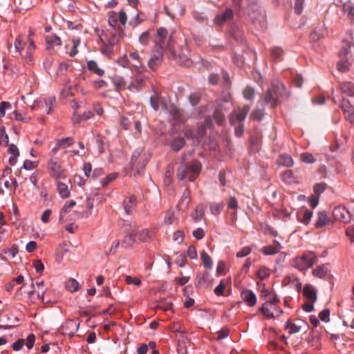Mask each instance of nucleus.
Masks as SVG:
<instances>
[{
    "label": "nucleus",
    "instance_id": "nucleus-40",
    "mask_svg": "<svg viewBox=\"0 0 354 354\" xmlns=\"http://www.w3.org/2000/svg\"><path fill=\"white\" fill-rule=\"evenodd\" d=\"M351 64V60L346 61V59L344 60L340 59L338 61L337 66V68L340 72L345 73L349 70V66Z\"/></svg>",
    "mask_w": 354,
    "mask_h": 354
},
{
    "label": "nucleus",
    "instance_id": "nucleus-42",
    "mask_svg": "<svg viewBox=\"0 0 354 354\" xmlns=\"http://www.w3.org/2000/svg\"><path fill=\"white\" fill-rule=\"evenodd\" d=\"M8 152V153L13 155V158H10L9 161L10 162H15L16 158L19 156L18 147L14 144H10L9 145Z\"/></svg>",
    "mask_w": 354,
    "mask_h": 354
},
{
    "label": "nucleus",
    "instance_id": "nucleus-64",
    "mask_svg": "<svg viewBox=\"0 0 354 354\" xmlns=\"http://www.w3.org/2000/svg\"><path fill=\"white\" fill-rule=\"evenodd\" d=\"M129 62L130 60L128 59L127 55H124L117 59V63L124 68L128 67Z\"/></svg>",
    "mask_w": 354,
    "mask_h": 354
},
{
    "label": "nucleus",
    "instance_id": "nucleus-22",
    "mask_svg": "<svg viewBox=\"0 0 354 354\" xmlns=\"http://www.w3.org/2000/svg\"><path fill=\"white\" fill-rule=\"evenodd\" d=\"M330 222V218L328 216L327 212L325 211L319 212L317 218L315 222V227L321 228Z\"/></svg>",
    "mask_w": 354,
    "mask_h": 354
},
{
    "label": "nucleus",
    "instance_id": "nucleus-15",
    "mask_svg": "<svg viewBox=\"0 0 354 354\" xmlns=\"http://www.w3.org/2000/svg\"><path fill=\"white\" fill-rule=\"evenodd\" d=\"M122 36V30H121V32L119 34L118 37L112 35L107 43L104 42V46L102 48V53L107 56H110L114 50V45L118 42V37Z\"/></svg>",
    "mask_w": 354,
    "mask_h": 354
},
{
    "label": "nucleus",
    "instance_id": "nucleus-11",
    "mask_svg": "<svg viewBox=\"0 0 354 354\" xmlns=\"http://www.w3.org/2000/svg\"><path fill=\"white\" fill-rule=\"evenodd\" d=\"M341 109L343 111L344 119L351 124H354V106L351 102L343 98L340 104Z\"/></svg>",
    "mask_w": 354,
    "mask_h": 354
},
{
    "label": "nucleus",
    "instance_id": "nucleus-46",
    "mask_svg": "<svg viewBox=\"0 0 354 354\" xmlns=\"http://www.w3.org/2000/svg\"><path fill=\"white\" fill-rule=\"evenodd\" d=\"M191 202V198L188 192L185 191L180 201V206L184 208H187Z\"/></svg>",
    "mask_w": 354,
    "mask_h": 354
},
{
    "label": "nucleus",
    "instance_id": "nucleus-53",
    "mask_svg": "<svg viewBox=\"0 0 354 354\" xmlns=\"http://www.w3.org/2000/svg\"><path fill=\"white\" fill-rule=\"evenodd\" d=\"M150 41V35L149 32L145 31L141 34V35L139 37V42L142 44V45L147 46L149 44Z\"/></svg>",
    "mask_w": 354,
    "mask_h": 354
},
{
    "label": "nucleus",
    "instance_id": "nucleus-30",
    "mask_svg": "<svg viewBox=\"0 0 354 354\" xmlns=\"http://www.w3.org/2000/svg\"><path fill=\"white\" fill-rule=\"evenodd\" d=\"M32 290L30 291V295H33L35 293L37 294L39 297H43L45 293V288H44V282H37L36 283V286L33 283H32Z\"/></svg>",
    "mask_w": 354,
    "mask_h": 354
},
{
    "label": "nucleus",
    "instance_id": "nucleus-27",
    "mask_svg": "<svg viewBox=\"0 0 354 354\" xmlns=\"http://www.w3.org/2000/svg\"><path fill=\"white\" fill-rule=\"evenodd\" d=\"M342 93L349 97L354 96V84L351 82H344L341 85Z\"/></svg>",
    "mask_w": 354,
    "mask_h": 354
},
{
    "label": "nucleus",
    "instance_id": "nucleus-28",
    "mask_svg": "<svg viewBox=\"0 0 354 354\" xmlns=\"http://www.w3.org/2000/svg\"><path fill=\"white\" fill-rule=\"evenodd\" d=\"M303 295L309 301L315 302L317 299V295L315 290L308 285L304 287Z\"/></svg>",
    "mask_w": 354,
    "mask_h": 354
},
{
    "label": "nucleus",
    "instance_id": "nucleus-23",
    "mask_svg": "<svg viewBox=\"0 0 354 354\" xmlns=\"http://www.w3.org/2000/svg\"><path fill=\"white\" fill-rule=\"evenodd\" d=\"M57 192L62 198H67L70 196L71 187L68 185L59 181L57 184Z\"/></svg>",
    "mask_w": 354,
    "mask_h": 354
},
{
    "label": "nucleus",
    "instance_id": "nucleus-49",
    "mask_svg": "<svg viewBox=\"0 0 354 354\" xmlns=\"http://www.w3.org/2000/svg\"><path fill=\"white\" fill-rule=\"evenodd\" d=\"M283 53V50L279 47H274L271 48L272 58L275 61L281 59Z\"/></svg>",
    "mask_w": 354,
    "mask_h": 354
},
{
    "label": "nucleus",
    "instance_id": "nucleus-37",
    "mask_svg": "<svg viewBox=\"0 0 354 354\" xmlns=\"http://www.w3.org/2000/svg\"><path fill=\"white\" fill-rule=\"evenodd\" d=\"M279 163L286 167H292L294 164L292 157L287 154L281 155L279 160Z\"/></svg>",
    "mask_w": 354,
    "mask_h": 354
},
{
    "label": "nucleus",
    "instance_id": "nucleus-16",
    "mask_svg": "<svg viewBox=\"0 0 354 354\" xmlns=\"http://www.w3.org/2000/svg\"><path fill=\"white\" fill-rule=\"evenodd\" d=\"M242 299L247 303L249 306H254L257 304V296L253 291L249 289L243 290L241 293Z\"/></svg>",
    "mask_w": 354,
    "mask_h": 354
},
{
    "label": "nucleus",
    "instance_id": "nucleus-20",
    "mask_svg": "<svg viewBox=\"0 0 354 354\" xmlns=\"http://www.w3.org/2000/svg\"><path fill=\"white\" fill-rule=\"evenodd\" d=\"M313 212L309 209H301L297 212L298 221L304 225L309 224Z\"/></svg>",
    "mask_w": 354,
    "mask_h": 354
},
{
    "label": "nucleus",
    "instance_id": "nucleus-31",
    "mask_svg": "<svg viewBox=\"0 0 354 354\" xmlns=\"http://www.w3.org/2000/svg\"><path fill=\"white\" fill-rule=\"evenodd\" d=\"M26 44L23 42L21 39V37L19 35L15 41L14 48L15 50V53L17 54L15 56L22 55V53L24 51V46Z\"/></svg>",
    "mask_w": 354,
    "mask_h": 354
},
{
    "label": "nucleus",
    "instance_id": "nucleus-26",
    "mask_svg": "<svg viewBox=\"0 0 354 354\" xmlns=\"http://www.w3.org/2000/svg\"><path fill=\"white\" fill-rule=\"evenodd\" d=\"M129 58L130 62H131V64L134 68L137 69H140L142 68V62L138 51L130 53Z\"/></svg>",
    "mask_w": 354,
    "mask_h": 354
},
{
    "label": "nucleus",
    "instance_id": "nucleus-61",
    "mask_svg": "<svg viewBox=\"0 0 354 354\" xmlns=\"http://www.w3.org/2000/svg\"><path fill=\"white\" fill-rule=\"evenodd\" d=\"M243 97L247 100H252L254 95V90L251 87H246L243 91Z\"/></svg>",
    "mask_w": 354,
    "mask_h": 354
},
{
    "label": "nucleus",
    "instance_id": "nucleus-6",
    "mask_svg": "<svg viewBox=\"0 0 354 354\" xmlns=\"http://www.w3.org/2000/svg\"><path fill=\"white\" fill-rule=\"evenodd\" d=\"M150 158L149 153L143 149H137L131 156V164L133 169H136L137 172L139 173L140 170L145 167Z\"/></svg>",
    "mask_w": 354,
    "mask_h": 354
},
{
    "label": "nucleus",
    "instance_id": "nucleus-51",
    "mask_svg": "<svg viewBox=\"0 0 354 354\" xmlns=\"http://www.w3.org/2000/svg\"><path fill=\"white\" fill-rule=\"evenodd\" d=\"M125 282L129 284H134L135 286H139L142 283V281L138 277H133L131 276H126L125 277Z\"/></svg>",
    "mask_w": 354,
    "mask_h": 354
},
{
    "label": "nucleus",
    "instance_id": "nucleus-1",
    "mask_svg": "<svg viewBox=\"0 0 354 354\" xmlns=\"http://www.w3.org/2000/svg\"><path fill=\"white\" fill-rule=\"evenodd\" d=\"M154 48L162 50L169 58L175 57L174 40L172 35H169L167 29L160 28L157 30L154 38Z\"/></svg>",
    "mask_w": 354,
    "mask_h": 354
},
{
    "label": "nucleus",
    "instance_id": "nucleus-39",
    "mask_svg": "<svg viewBox=\"0 0 354 354\" xmlns=\"http://www.w3.org/2000/svg\"><path fill=\"white\" fill-rule=\"evenodd\" d=\"M201 258L203 261V266L207 268L210 269L212 268V261L211 257L209 256V254L203 251L201 254Z\"/></svg>",
    "mask_w": 354,
    "mask_h": 354
},
{
    "label": "nucleus",
    "instance_id": "nucleus-29",
    "mask_svg": "<svg viewBox=\"0 0 354 354\" xmlns=\"http://www.w3.org/2000/svg\"><path fill=\"white\" fill-rule=\"evenodd\" d=\"M76 205V203L75 201L73 200H71L68 202H66L63 207L62 208L61 211H60V213H59V220L60 221H62L66 214L69 212L71 209Z\"/></svg>",
    "mask_w": 354,
    "mask_h": 354
},
{
    "label": "nucleus",
    "instance_id": "nucleus-45",
    "mask_svg": "<svg viewBox=\"0 0 354 354\" xmlns=\"http://www.w3.org/2000/svg\"><path fill=\"white\" fill-rule=\"evenodd\" d=\"M185 140L182 138H176L171 143V148L174 151H178L185 145Z\"/></svg>",
    "mask_w": 354,
    "mask_h": 354
},
{
    "label": "nucleus",
    "instance_id": "nucleus-18",
    "mask_svg": "<svg viewBox=\"0 0 354 354\" xmlns=\"http://www.w3.org/2000/svg\"><path fill=\"white\" fill-rule=\"evenodd\" d=\"M213 118L218 125H223L225 120V117L224 109L222 104H219L216 107L213 114Z\"/></svg>",
    "mask_w": 354,
    "mask_h": 354
},
{
    "label": "nucleus",
    "instance_id": "nucleus-12",
    "mask_svg": "<svg viewBox=\"0 0 354 354\" xmlns=\"http://www.w3.org/2000/svg\"><path fill=\"white\" fill-rule=\"evenodd\" d=\"M79 326L80 322L73 319H68L62 324L60 331L65 335L73 336L77 331Z\"/></svg>",
    "mask_w": 354,
    "mask_h": 354
},
{
    "label": "nucleus",
    "instance_id": "nucleus-47",
    "mask_svg": "<svg viewBox=\"0 0 354 354\" xmlns=\"http://www.w3.org/2000/svg\"><path fill=\"white\" fill-rule=\"evenodd\" d=\"M150 104L152 108L157 111L160 105V97L158 93L154 92L153 95L150 97Z\"/></svg>",
    "mask_w": 354,
    "mask_h": 354
},
{
    "label": "nucleus",
    "instance_id": "nucleus-14",
    "mask_svg": "<svg viewBox=\"0 0 354 354\" xmlns=\"http://www.w3.org/2000/svg\"><path fill=\"white\" fill-rule=\"evenodd\" d=\"M163 53L162 50L153 48L151 57L148 61V66L152 71L156 70L158 66L161 64L163 59Z\"/></svg>",
    "mask_w": 354,
    "mask_h": 354
},
{
    "label": "nucleus",
    "instance_id": "nucleus-21",
    "mask_svg": "<svg viewBox=\"0 0 354 354\" xmlns=\"http://www.w3.org/2000/svg\"><path fill=\"white\" fill-rule=\"evenodd\" d=\"M281 249L280 243L277 241H274L273 245L265 246L261 249V252L265 255H273L278 253Z\"/></svg>",
    "mask_w": 354,
    "mask_h": 354
},
{
    "label": "nucleus",
    "instance_id": "nucleus-33",
    "mask_svg": "<svg viewBox=\"0 0 354 354\" xmlns=\"http://www.w3.org/2000/svg\"><path fill=\"white\" fill-rule=\"evenodd\" d=\"M312 272H313V276L318 277V278H323L326 275V274L328 272L327 266L326 265L319 266L316 268H315Z\"/></svg>",
    "mask_w": 354,
    "mask_h": 354
},
{
    "label": "nucleus",
    "instance_id": "nucleus-60",
    "mask_svg": "<svg viewBox=\"0 0 354 354\" xmlns=\"http://www.w3.org/2000/svg\"><path fill=\"white\" fill-rule=\"evenodd\" d=\"M118 176V174L111 173L109 174L105 178L101 180V184L102 186H106L109 183L113 181Z\"/></svg>",
    "mask_w": 354,
    "mask_h": 354
},
{
    "label": "nucleus",
    "instance_id": "nucleus-59",
    "mask_svg": "<svg viewBox=\"0 0 354 354\" xmlns=\"http://www.w3.org/2000/svg\"><path fill=\"white\" fill-rule=\"evenodd\" d=\"M329 315H330V310H329V309L326 308V309L322 310L319 313V318L322 322H328L330 320Z\"/></svg>",
    "mask_w": 354,
    "mask_h": 354
},
{
    "label": "nucleus",
    "instance_id": "nucleus-55",
    "mask_svg": "<svg viewBox=\"0 0 354 354\" xmlns=\"http://www.w3.org/2000/svg\"><path fill=\"white\" fill-rule=\"evenodd\" d=\"M263 112L261 109H256L250 114V119L252 120H261L263 118Z\"/></svg>",
    "mask_w": 354,
    "mask_h": 354
},
{
    "label": "nucleus",
    "instance_id": "nucleus-2",
    "mask_svg": "<svg viewBox=\"0 0 354 354\" xmlns=\"http://www.w3.org/2000/svg\"><path fill=\"white\" fill-rule=\"evenodd\" d=\"M46 168L49 176L54 180L64 179L67 177V170L63 162L55 156V153L48 159Z\"/></svg>",
    "mask_w": 354,
    "mask_h": 354
},
{
    "label": "nucleus",
    "instance_id": "nucleus-41",
    "mask_svg": "<svg viewBox=\"0 0 354 354\" xmlns=\"http://www.w3.org/2000/svg\"><path fill=\"white\" fill-rule=\"evenodd\" d=\"M136 242V237L133 233L127 234L124 237L122 242V245L125 247H129L133 245V244Z\"/></svg>",
    "mask_w": 354,
    "mask_h": 354
},
{
    "label": "nucleus",
    "instance_id": "nucleus-24",
    "mask_svg": "<svg viewBox=\"0 0 354 354\" xmlns=\"http://www.w3.org/2000/svg\"><path fill=\"white\" fill-rule=\"evenodd\" d=\"M124 210L127 214L133 212L136 205V198L133 195H131L124 199L123 202Z\"/></svg>",
    "mask_w": 354,
    "mask_h": 354
},
{
    "label": "nucleus",
    "instance_id": "nucleus-43",
    "mask_svg": "<svg viewBox=\"0 0 354 354\" xmlns=\"http://www.w3.org/2000/svg\"><path fill=\"white\" fill-rule=\"evenodd\" d=\"M339 59H346V61L348 60H351V50L349 49L348 47H342L339 51Z\"/></svg>",
    "mask_w": 354,
    "mask_h": 354
},
{
    "label": "nucleus",
    "instance_id": "nucleus-8",
    "mask_svg": "<svg viewBox=\"0 0 354 354\" xmlns=\"http://www.w3.org/2000/svg\"><path fill=\"white\" fill-rule=\"evenodd\" d=\"M308 327V324L301 319H297L293 321L288 320L285 325V328L288 330L290 335L297 333L301 330H304L306 332Z\"/></svg>",
    "mask_w": 354,
    "mask_h": 354
},
{
    "label": "nucleus",
    "instance_id": "nucleus-48",
    "mask_svg": "<svg viewBox=\"0 0 354 354\" xmlns=\"http://www.w3.org/2000/svg\"><path fill=\"white\" fill-rule=\"evenodd\" d=\"M270 274V269L266 266H261L257 272V277L261 279H264L269 277Z\"/></svg>",
    "mask_w": 354,
    "mask_h": 354
},
{
    "label": "nucleus",
    "instance_id": "nucleus-7",
    "mask_svg": "<svg viewBox=\"0 0 354 354\" xmlns=\"http://www.w3.org/2000/svg\"><path fill=\"white\" fill-rule=\"evenodd\" d=\"M261 313L268 319L279 317L283 310L278 306V304H272L270 301H266L260 308Z\"/></svg>",
    "mask_w": 354,
    "mask_h": 354
},
{
    "label": "nucleus",
    "instance_id": "nucleus-38",
    "mask_svg": "<svg viewBox=\"0 0 354 354\" xmlns=\"http://www.w3.org/2000/svg\"><path fill=\"white\" fill-rule=\"evenodd\" d=\"M138 239L141 242H147L152 236L151 231L149 229H143L137 232Z\"/></svg>",
    "mask_w": 354,
    "mask_h": 354
},
{
    "label": "nucleus",
    "instance_id": "nucleus-13",
    "mask_svg": "<svg viewBox=\"0 0 354 354\" xmlns=\"http://www.w3.org/2000/svg\"><path fill=\"white\" fill-rule=\"evenodd\" d=\"M333 216L336 220L347 223L351 221V214L344 206H337L333 211Z\"/></svg>",
    "mask_w": 354,
    "mask_h": 354
},
{
    "label": "nucleus",
    "instance_id": "nucleus-56",
    "mask_svg": "<svg viewBox=\"0 0 354 354\" xmlns=\"http://www.w3.org/2000/svg\"><path fill=\"white\" fill-rule=\"evenodd\" d=\"M212 126H213V123H212L211 118L209 117V118H205L204 124L202 125L201 129H199V132H198L199 136H203L204 134L205 128L210 129L212 127Z\"/></svg>",
    "mask_w": 354,
    "mask_h": 354
},
{
    "label": "nucleus",
    "instance_id": "nucleus-63",
    "mask_svg": "<svg viewBox=\"0 0 354 354\" xmlns=\"http://www.w3.org/2000/svg\"><path fill=\"white\" fill-rule=\"evenodd\" d=\"M80 39H78V38H73L72 39L73 48L71 50V52L69 53V55L71 57H73V56H75L77 53L78 51L77 50V46L80 44Z\"/></svg>",
    "mask_w": 354,
    "mask_h": 354
},
{
    "label": "nucleus",
    "instance_id": "nucleus-25",
    "mask_svg": "<svg viewBox=\"0 0 354 354\" xmlns=\"http://www.w3.org/2000/svg\"><path fill=\"white\" fill-rule=\"evenodd\" d=\"M186 53H189V49L186 44H185L184 48L183 49V52L180 53L178 56V62L180 64L189 66L192 65V60L189 57L188 55Z\"/></svg>",
    "mask_w": 354,
    "mask_h": 354
},
{
    "label": "nucleus",
    "instance_id": "nucleus-54",
    "mask_svg": "<svg viewBox=\"0 0 354 354\" xmlns=\"http://www.w3.org/2000/svg\"><path fill=\"white\" fill-rule=\"evenodd\" d=\"M32 52V50L26 49L25 53H22V55L20 56L27 64H32L33 62Z\"/></svg>",
    "mask_w": 354,
    "mask_h": 354
},
{
    "label": "nucleus",
    "instance_id": "nucleus-50",
    "mask_svg": "<svg viewBox=\"0 0 354 354\" xmlns=\"http://www.w3.org/2000/svg\"><path fill=\"white\" fill-rule=\"evenodd\" d=\"M223 207V204L222 203H212L210 205L209 209L212 214L216 215L218 214Z\"/></svg>",
    "mask_w": 354,
    "mask_h": 354
},
{
    "label": "nucleus",
    "instance_id": "nucleus-19",
    "mask_svg": "<svg viewBox=\"0 0 354 354\" xmlns=\"http://www.w3.org/2000/svg\"><path fill=\"white\" fill-rule=\"evenodd\" d=\"M234 17L233 11L230 8H227L225 11L215 17L214 22L217 25H221L223 23L232 19Z\"/></svg>",
    "mask_w": 354,
    "mask_h": 354
},
{
    "label": "nucleus",
    "instance_id": "nucleus-58",
    "mask_svg": "<svg viewBox=\"0 0 354 354\" xmlns=\"http://www.w3.org/2000/svg\"><path fill=\"white\" fill-rule=\"evenodd\" d=\"M113 82L116 86L119 88H123L126 86V82L124 79L120 76L115 75L113 79Z\"/></svg>",
    "mask_w": 354,
    "mask_h": 354
},
{
    "label": "nucleus",
    "instance_id": "nucleus-4",
    "mask_svg": "<svg viewBox=\"0 0 354 354\" xmlns=\"http://www.w3.org/2000/svg\"><path fill=\"white\" fill-rule=\"evenodd\" d=\"M317 260V255L313 252L308 251L295 257L292 260L291 265L295 268L304 271L311 268L316 263Z\"/></svg>",
    "mask_w": 354,
    "mask_h": 354
},
{
    "label": "nucleus",
    "instance_id": "nucleus-32",
    "mask_svg": "<svg viewBox=\"0 0 354 354\" xmlns=\"http://www.w3.org/2000/svg\"><path fill=\"white\" fill-rule=\"evenodd\" d=\"M343 12L351 19H354V3L348 2L343 5Z\"/></svg>",
    "mask_w": 354,
    "mask_h": 354
},
{
    "label": "nucleus",
    "instance_id": "nucleus-10",
    "mask_svg": "<svg viewBox=\"0 0 354 354\" xmlns=\"http://www.w3.org/2000/svg\"><path fill=\"white\" fill-rule=\"evenodd\" d=\"M127 21V15L122 10H121L118 13L115 11H111L108 13V22L112 27H115L118 21H120L121 25L124 26Z\"/></svg>",
    "mask_w": 354,
    "mask_h": 354
},
{
    "label": "nucleus",
    "instance_id": "nucleus-9",
    "mask_svg": "<svg viewBox=\"0 0 354 354\" xmlns=\"http://www.w3.org/2000/svg\"><path fill=\"white\" fill-rule=\"evenodd\" d=\"M250 107L249 105H244L242 108L236 109L229 117L230 122L232 125H234L236 123H242L245 119Z\"/></svg>",
    "mask_w": 354,
    "mask_h": 354
},
{
    "label": "nucleus",
    "instance_id": "nucleus-57",
    "mask_svg": "<svg viewBox=\"0 0 354 354\" xmlns=\"http://www.w3.org/2000/svg\"><path fill=\"white\" fill-rule=\"evenodd\" d=\"M326 187V185L325 183H316L313 186V191L315 192V194L319 195L324 192Z\"/></svg>",
    "mask_w": 354,
    "mask_h": 354
},
{
    "label": "nucleus",
    "instance_id": "nucleus-44",
    "mask_svg": "<svg viewBox=\"0 0 354 354\" xmlns=\"http://www.w3.org/2000/svg\"><path fill=\"white\" fill-rule=\"evenodd\" d=\"M66 287L71 292H75L79 290L80 284L75 279H71L66 283Z\"/></svg>",
    "mask_w": 354,
    "mask_h": 354
},
{
    "label": "nucleus",
    "instance_id": "nucleus-34",
    "mask_svg": "<svg viewBox=\"0 0 354 354\" xmlns=\"http://www.w3.org/2000/svg\"><path fill=\"white\" fill-rule=\"evenodd\" d=\"M46 41L48 45V48H50L51 46L53 47V46H60L62 44L61 39L55 35L46 37Z\"/></svg>",
    "mask_w": 354,
    "mask_h": 354
},
{
    "label": "nucleus",
    "instance_id": "nucleus-3",
    "mask_svg": "<svg viewBox=\"0 0 354 354\" xmlns=\"http://www.w3.org/2000/svg\"><path fill=\"white\" fill-rule=\"evenodd\" d=\"M201 170V165L199 161L194 160L189 165H182L178 169L177 177L179 180L188 179L194 181L199 175Z\"/></svg>",
    "mask_w": 354,
    "mask_h": 354
},
{
    "label": "nucleus",
    "instance_id": "nucleus-17",
    "mask_svg": "<svg viewBox=\"0 0 354 354\" xmlns=\"http://www.w3.org/2000/svg\"><path fill=\"white\" fill-rule=\"evenodd\" d=\"M74 140L73 138L68 137L62 139H59L56 142V146L53 148L51 152L53 153H56V152L61 149H65L70 146H71L74 143Z\"/></svg>",
    "mask_w": 354,
    "mask_h": 354
},
{
    "label": "nucleus",
    "instance_id": "nucleus-62",
    "mask_svg": "<svg viewBox=\"0 0 354 354\" xmlns=\"http://www.w3.org/2000/svg\"><path fill=\"white\" fill-rule=\"evenodd\" d=\"M259 289L261 290V297L267 298L270 295L271 292L266 288V285L264 283H257Z\"/></svg>",
    "mask_w": 354,
    "mask_h": 354
},
{
    "label": "nucleus",
    "instance_id": "nucleus-36",
    "mask_svg": "<svg viewBox=\"0 0 354 354\" xmlns=\"http://www.w3.org/2000/svg\"><path fill=\"white\" fill-rule=\"evenodd\" d=\"M87 66H88V68L90 71H93L95 73H96L99 76H102L104 73V70L99 68L97 62L95 61L91 60V61L88 62Z\"/></svg>",
    "mask_w": 354,
    "mask_h": 354
},
{
    "label": "nucleus",
    "instance_id": "nucleus-35",
    "mask_svg": "<svg viewBox=\"0 0 354 354\" xmlns=\"http://www.w3.org/2000/svg\"><path fill=\"white\" fill-rule=\"evenodd\" d=\"M203 214L204 207L203 205H199L192 213V218L195 222H198L199 221L201 220Z\"/></svg>",
    "mask_w": 354,
    "mask_h": 354
},
{
    "label": "nucleus",
    "instance_id": "nucleus-5",
    "mask_svg": "<svg viewBox=\"0 0 354 354\" xmlns=\"http://www.w3.org/2000/svg\"><path fill=\"white\" fill-rule=\"evenodd\" d=\"M283 86L280 82H277L273 84L272 88L263 94L259 102L262 104H270L272 108H274L277 104L278 97L281 95V89H283Z\"/></svg>",
    "mask_w": 354,
    "mask_h": 354
},
{
    "label": "nucleus",
    "instance_id": "nucleus-52",
    "mask_svg": "<svg viewBox=\"0 0 354 354\" xmlns=\"http://www.w3.org/2000/svg\"><path fill=\"white\" fill-rule=\"evenodd\" d=\"M301 160L308 164L313 163L315 161V158L313 154L310 153H303L301 154Z\"/></svg>",
    "mask_w": 354,
    "mask_h": 354
}]
</instances>
